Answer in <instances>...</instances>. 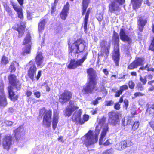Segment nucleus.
Returning <instances> with one entry per match:
<instances>
[{"mask_svg": "<svg viewBox=\"0 0 154 154\" xmlns=\"http://www.w3.org/2000/svg\"><path fill=\"white\" fill-rule=\"evenodd\" d=\"M128 85L130 88L133 89L135 86V84L132 81H130L129 82Z\"/></svg>", "mask_w": 154, "mask_h": 154, "instance_id": "obj_47", "label": "nucleus"}, {"mask_svg": "<svg viewBox=\"0 0 154 154\" xmlns=\"http://www.w3.org/2000/svg\"><path fill=\"white\" fill-rule=\"evenodd\" d=\"M143 95H144V94H143L140 92H136V93H135L134 94V95L136 97H137L139 96H143Z\"/></svg>", "mask_w": 154, "mask_h": 154, "instance_id": "obj_60", "label": "nucleus"}, {"mask_svg": "<svg viewBox=\"0 0 154 154\" xmlns=\"http://www.w3.org/2000/svg\"><path fill=\"white\" fill-rule=\"evenodd\" d=\"M116 149L120 151H121L124 149L122 145L120 144V142L116 145Z\"/></svg>", "mask_w": 154, "mask_h": 154, "instance_id": "obj_45", "label": "nucleus"}, {"mask_svg": "<svg viewBox=\"0 0 154 154\" xmlns=\"http://www.w3.org/2000/svg\"><path fill=\"white\" fill-rule=\"evenodd\" d=\"M149 48L152 51H154V37L149 47Z\"/></svg>", "mask_w": 154, "mask_h": 154, "instance_id": "obj_53", "label": "nucleus"}, {"mask_svg": "<svg viewBox=\"0 0 154 154\" xmlns=\"http://www.w3.org/2000/svg\"><path fill=\"white\" fill-rule=\"evenodd\" d=\"M144 60V59L143 58H138L134 60V61L138 67L139 66H140L143 65Z\"/></svg>", "mask_w": 154, "mask_h": 154, "instance_id": "obj_32", "label": "nucleus"}, {"mask_svg": "<svg viewBox=\"0 0 154 154\" xmlns=\"http://www.w3.org/2000/svg\"><path fill=\"white\" fill-rule=\"evenodd\" d=\"M58 117H53L52 122L53 128L54 130H55L56 128L58 121Z\"/></svg>", "mask_w": 154, "mask_h": 154, "instance_id": "obj_34", "label": "nucleus"}, {"mask_svg": "<svg viewBox=\"0 0 154 154\" xmlns=\"http://www.w3.org/2000/svg\"><path fill=\"white\" fill-rule=\"evenodd\" d=\"M87 73L89 81L95 82V80L97 77L96 72L92 68H90L87 70Z\"/></svg>", "mask_w": 154, "mask_h": 154, "instance_id": "obj_16", "label": "nucleus"}, {"mask_svg": "<svg viewBox=\"0 0 154 154\" xmlns=\"http://www.w3.org/2000/svg\"><path fill=\"white\" fill-rule=\"evenodd\" d=\"M103 154H115L114 153V149L112 148L105 151L103 153Z\"/></svg>", "mask_w": 154, "mask_h": 154, "instance_id": "obj_41", "label": "nucleus"}, {"mask_svg": "<svg viewBox=\"0 0 154 154\" xmlns=\"http://www.w3.org/2000/svg\"><path fill=\"white\" fill-rule=\"evenodd\" d=\"M25 26H24L21 25L18 28H17V30L18 31L19 35L20 37H21L23 35L25 30Z\"/></svg>", "mask_w": 154, "mask_h": 154, "instance_id": "obj_29", "label": "nucleus"}, {"mask_svg": "<svg viewBox=\"0 0 154 154\" xmlns=\"http://www.w3.org/2000/svg\"><path fill=\"white\" fill-rule=\"evenodd\" d=\"M1 62L2 64H7L8 62V58L4 56H3L2 58Z\"/></svg>", "mask_w": 154, "mask_h": 154, "instance_id": "obj_43", "label": "nucleus"}, {"mask_svg": "<svg viewBox=\"0 0 154 154\" xmlns=\"http://www.w3.org/2000/svg\"><path fill=\"white\" fill-rule=\"evenodd\" d=\"M34 95L37 98H39L40 97V93L38 91L35 92L34 93Z\"/></svg>", "mask_w": 154, "mask_h": 154, "instance_id": "obj_58", "label": "nucleus"}, {"mask_svg": "<svg viewBox=\"0 0 154 154\" xmlns=\"http://www.w3.org/2000/svg\"><path fill=\"white\" fill-rule=\"evenodd\" d=\"M114 108L117 110H119L120 108V105L119 103H116L114 106Z\"/></svg>", "mask_w": 154, "mask_h": 154, "instance_id": "obj_56", "label": "nucleus"}, {"mask_svg": "<svg viewBox=\"0 0 154 154\" xmlns=\"http://www.w3.org/2000/svg\"><path fill=\"white\" fill-rule=\"evenodd\" d=\"M90 0H83L82 2V15H84L86 11L88 5L89 3Z\"/></svg>", "mask_w": 154, "mask_h": 154, "instance_id": "obj_27", "label": "nucleus"}, {"mask_svg": "<svg viewBox=\"0 0 154 154\" xmlns=\"http://www.w3.org/2000/svg\"><path fill=\"white\" fill-rule=\"evenodd\" d=\"M137 88L138 90L142 91L143 90V86L140 83H138L137 85Z\"/></svg>", "mask_w": 154, "mask_h": 154, "instance_id": "obj_48", "label": "nucleus"}, {"mask_svg": "<svg viewBox=\"0 0 154 154\" xmlns=\"http://www.w3.org/2000/svg\"><path fill=\"white\" fill-rule=\"evenodd\" d=\"M88 52H86L84 57L81 59L75 61L74 59H71L68 68L70 69H74L79 66L82 65V63L86 59Z\"/></svg>", "mask_w": 154, "mask_h": 154, "instance_id": "obj_8", "label": "nucleus"}, {"mask_svg": "<svg viewBox=\"0 0 154 154\" xmlns=\"http://www.w3.org/2000/svg\"><path fill=\"white\" fill-rule=\"evenodd\" d=\"M143 0H132V3L134 9L136 10L140 8L141 5Z\"/></svg>", "mask_w": 154, "mask_h": 154, "instance_id": "obj_26", "label": "nucleus"}, {"mask_svg": "<svg viewBox=\"0 0 154 154\" xmlns=\"http://www.w3.org/2000/svg\"><path fill=\"white\" fill-rule=\"evenodd\" d=\"M146 67L147 69V70L148 71H152L154 72V68H153L151 67V65L150 64H147L146 66Z\"/></svg>", "mask_w": 154, "mask_h": 154, "instance_id": "obj_46", "label": "nucleus"}, {"mask_svg": "<svg viewBox=\"0 0 154 154\" xmlns=\"http://www.w3.org/2000/svg\"><path fill=\"white\" fill-rule=\"evenodd\" d=\"M72 93L69 91L65 90L59 97V102L62 104L69 102L72 98Z\"/></svg>", "mask_w": 154, "mask_h": 154, "instance_id": "obj_5", "label": "nucleus"}, {"mask_svg": "<svg viewBox=\"0 0 154 154\" xmlns=\"http://www.w3.org/2000/svg\"><path fill=\"white\" fill-rule=\"evenodd\" d=\"M30 65L28 70V75L29 77L32 80H33L34 76L36 73L37 68L34 61H31L29 62Z\"/></svg>", "mask_w": 154, "mask_h": 154, "instance_id": "obj_14", "label": "nucleus"}, {"mask_svg": "<svg viewBox=\"0 0 154 154\" xmlns=\"http://www.w3.org/2000/svg\"><path fill=\"white\" fill-rule=\"evenodd\" d=\"M31 37L30 35L28 34L24 38L23 42V45H25V47L23 48L22 54L23 55H26L30 53L31 45Z\"/></svg>", "mask_w": 154, "mask_h": 154, "instance_id": "obj_4", "label": "nucleus"}, {"mask_svg": "<svg viewBox=\"0 0 154 154\" xmlns=\"http://www.w3.org/2000/svg\"><path fill=\"white\" fill-rule=\"evenodd\" d=\"M78 41H76L72 45L71 49L75 50V51L77 54L82 52L84 50L87 49V47L85 45V42H81L80 43Z\"/></svg>", "mask_w": 154, "mask_h": 154, "instance_id": "obj_7", "label": "nucleus"}, {"mask_svg": "<svg viewBox=\"0 0 154 154\" xmlns=\"http://www.w3.org/2000/svg\"><path fill=\"white\" fill-rule=\"evenodd\" d=\"M7 104L6 97L3 92L2 86H0V106H5Z\"/></svg>", "mask_w": 154, "mask_h": 154, "instance_id": "obj_17", "label": "nucleus"}, {"mask_svg": "<svg viewBox=\"0 0 154 154\" xmlns=\"http://www.w3.org/2000/svg\"><path fill=\"white\" fill-rule=\"evenodd\" d=\"M103 71L106 76H107L109 74L108 71L106 69H104Z\"/></svg>", "mask_w": 154, "mask_h": 154, "instance_id": "obj_61", "label": "nucleus"}, {"mask_svg": "<svg viewBox=\"0 0 154 154\" xmlns=\"http://www.w3.org/2000/svg\"><path fill=\"white\" fill-rule=\"evenodd\" d=\"M82 113V110L80 109L77 112H75L72 117L73 119L76 121L79 122L81 124H82L85 122L87 121L88 120L89 117L88 115L85 114L83 116V120H81L80 117Z\"/></svg>", "mask_w": 154, "mask_h": 154, "instance_id": "obj_9", "label": "nucleus"}, {"mask_svg": "<svg viewBox=\"0 0 154 154\" xmlns=\"http://www.w3.org/2000/svg\"><path fill=\"white\" fill-rule=\"evenodd\" d=\"M119 35L120 39L122 40L127 42L129 44H130L131 43L132 40L126 34L125 29L123 28L120 29Z\"/></svg>", "mask_w": 154, "mask_h": 154, "instance_id": "obj_15", "label": "nucleus"}, {"mask_svg": "<svg viewBox=\"0 0 154 154\" xmlns=\"http://www.w3.org/2000/svg\"><path fill=\"white\" fill-rule=\"evenodd\" d=\"M15 137L17 141L25 134V131L23 127L20 126L14 130Z\"/></svg>", "mask_w": 154, "mask_h": 154, "instance_id": "obj_19", "label": "nucleus"}, {"mask_svg": "<svg viewBox=\"0 0 154 154\" xmlns=\"http://www.w3.org/2000/svg\"><path fill=\"white\" fill-rule=\"evenodd\" d=\"M18 64L16 62H13L11 63L10 65L11 72V73L14 72H15L16 70V68L15 66Z\"/></svg>", "mask_w": 154, "mask_h": 154, "instance_id": "obj_37", "label": "nucleus"}, {"mask_svg": "<svg viewBox=\"0 0 154 154\" xmlns=\"http://www.w3.org/2000/svg\"><path fill=\"white\" fill-rule=\"evenodd\" d=\"M107 44V42L105 40L101 41L100 43V47L102 51L105 52L106 54L109 53V50L110 48V45L106 47V45Z\"/></svg>", "mask_w": 154, "mask_h": 154, "instance_id": "obj_23", "label": "nucleus"}, {"mask_svg": "<svg viewBox=\"0 0 154 154\" xmlns=\"http://www.w3.org/2000/svg\"><path fill=\"white\" fill-rule=\"evenodd\" d=\"M137 65L136 64L134 61L128 66V68L129 69L132 70L135 68H137Z\"/></svg>", "mask_w": 154, "mask_h": 154, "instance_id": "obj_36", "label": "nucleus"}, {"mask_svg": "<svg viewBox=\"0 0 154 154\" xmlns=\"http://www.w3.org/2000/svg\"><path fill=\"white\" fill-rule=\"evenodd\" d=\"M72 48V46L71 47H69V51L70 52L69 53V57L71 58V59H72V58H74V56H75V53L76 52L75 51V50H74L72 49V50L70 49Z\"/></svg>", "mask_w": 154, "mask_h": 154, "instance_id": "obj_33", "label": "nucleus"}, {"mask_svg": "<svg viewBox=\"0 0 154 154\" xmlns=\"http://www.w3.org/2000/svg\"><path fill=\"white\" fill-rule=\"evenodd\" d=\"M43 61L44 57L42 53L41 52H38L35 58V62L38 68H41L44 66Z\"/></svg>", "mask_w": 154, "mask_h": 154, "instance_id": "obj_18", "label": "nucleus"}, {"mask_svg": "<svg viewBox=\"0 0 154 154\" xmlns=\"http://www.w3.org/2000/svg\"><path fill=\"white\" fill-rule=\"evenodd\" d=\"M53 117H58V112L57 109H54V111Z\"/></svg>", "mask_w": 154, "mask_h": 154, "instance_id": "obj_54", "label": "nucleus"}, {"mask_svg": "<svg viewBox=\"0 0 154 154\" xmlns=\"http://www.w3.org/2000/svg\"><path fill=\"white\" fill-rule=\"evenodd\" d=\"M5 123L8 126H11L13 124V122L9 120H6L5 121Z\"/></svg>", "mask_w": 154, "mask_h": 154, "instance_id": "obj_50", "label": "nucleus"}, {"mask_svg": "<svg viewBox=\"0 0 154 154\" xmlns=\"http://www.w3.org/2000/svg\"><path fill=\"white\" fill-rule=\"evenodd\" d=\"M146 112L149 114H154V104L152 105L150 107H148L146 110Z\"/></svg>", "mask_w": 154, "mask_h": 154, "instance_id": "obj_35", "label": "nucleus"}, {"mask_svg": "<svg viewBox=\"0 0 154 154\" xmlns=\"http://www.w3.org/2000/svg\"><path fill=\"white\" fill-rule=\"evenodd\" d=\"M51 115L52 112L50 110L47 111L45 114L43 121V125L45 127H48L50 126Z\"/></svg>", "mask_w": 154, "mask_h": 154, "instance_id": "obj_12", "label": "nucleus"}, {"mask_svg": "<svg viewBox=\"0 0 154 154\" xmlns=\"http://www.w3.org/2000/svg\"><path fill=\"white\" fill-rule=\"evenodd\" d=\"M112 40L115 42V44H116V45H115L114 48V53L113 54L112 59L114 61L116 66H118L119 65V61L120 59L119 46V39L118 34L115 31L113 32Z\"/></svg>", "mask_w": 154, "mask_h": 154, "instance_id": "obj_3", "label": "nucleus"}, {"mask_svg": "<svg viewBox=\"0 0 154 154\" xmlns=\"http://www.w3.org/2000/svg\"><path fill=\"white\" fill-rule=\"evenodd\" d=\"M97 19L99 21H101L103 19V15L102 14H97Z\"/></svg>", "mask_w": 154, "mask_h": 154, "instance_id": "obj_52", "label": "nucleus"}, {"mask_svg": "<svg viewBox=\"0 0 154 154\" xmlns=\"http://www.w3.org/2000/svg\"><path fill=\"white\" fill-rule=\"evenodd\" d=\"M110 140H107L106 142L104 143L103 145L105 146H107L111 144L112 143L110 142Z\"/></svg>", "mask_w": 154, "mask_h": 154, "instance_id": "obj_57", "label": "nucleus"}, {"mask_svg": "<svg viewBox=\"0 0 154 154\" xmlns=\"http://www.w3.org/2000/svg\"><path fill=\"white\" fill-rule=\"evenodd\" d=\"M108 116V122L110 125L114 126L119 125V120L117 113L112 111L109 113Z\"/></svg>", "mask_w": 154, "mask_h": 154, "instance_id": "obj_6", "label": "nucleus"}, {"mask_svg": "<svg viewBox=\"0 0 154 154\" xmlns=\"http://www.w3.org/2000/svg\"><path fill=\"white\" fill-rule=\"evenodd\" d=\"M128 89V87L126 85H124L120 87L119 89L122 93L123 91L127 90Z\"/></svg>", "mask_w": 154, "mask_h": 154, "instance_id": "obj_49", "label": "nucleus"}, {"mask_svg": "<svg viewBox=\"0 0 154 154\" xmlns=\"http://www.w3.org/2000/svg\"><path fill=\"white\" fill-rule=\"evenodd\" d=\"M139 125V123L138 121L135 122L133 125L132 127V130L134 131L137 129L138 128Z\"/></svg>", "mask_w": 154, "mask_h": 154, "instance_id": "obj_40", "label": "nucleus"}, {"mask_svg": "<svg viewBox=\"0 0 154 154\" xmlns=\"http://www.w3.org/2000/svg\"><path fill=\"white\" fill-rule=\"evenodd\" d=\"M106 119L105 118L103 117L99 120L98 125L96 127L95 133L94 136L93 135V132L90 131L86 135L82 137L83 143L87 147L90 146L97 141L98 136L100 130L102 126L104 125V127L103 129L99 139L100 144H102L103 141L105 140L104 137L106 133L108 131V125L105 123Z\"/></svg>", "mask_w": 154, "mask_h": 154, "instance_id": "obj_1", "label": "nucleus"}, {"mask_svg": "<svg viewBox=\"0 0 154 154\" xmlns=\"http://www.w3.org/2000/svg\"><path fill=\"white\" fill-rule=\"evenodd\" d=\"M10 2L14 9L17 12L18 17L21 19H23V15L22 8L12 1H11Z\"/></svg>", "mask_w": 154, "mask_h": 154, "instance_id": "obj_20", "label": "nucleus"}, {"mask_svg": "<svg viewBox=\"0 0 154 154\" xmlns=\"http://www.w3.org/2000/svg\"><path fill=\"white\" fill-rule=\"evenodd\" d=\"M113 102L112 101H109L107 102V106H110L113 105Z\"/></svg>", "mask_w": 154, "mask_h": 154, "instance_id": "obj_64", "label": "nucleus"}, {"mask_svg": "<svg viewBox=\"0 0 154 154\" xmlns=\"http://www.w3.org/2000/svg\"><path fill=\"white\" fill-rule=\"evenodd\" d=\"M41 75V71H39L38 72V75L36 77L37 79L38 80L39 79V78L40 77Z\"/></svg>", "mask_w": 154, "mask_h": 154, "instance_id": "obj_63", "label": "nucleus"}, {"mask_svg": "<svg viewBox=\"0 0 154 154\" xmlns=\"http://www.w3.org/2000/svg\"><path fill=\"white\" fill-rule=\"evenodd\" d=\"M112 91L115 93V96L116 97H119L121 94L122 93V91L120 90H117L116 89H112Z\"/></svg>", "mask_w": 154, "mask_h": 154, "instance_id": "obj_39", "label": "nucleus"}, {"mask_svg": "<svg viewBox=\"0 0 154 154\" xmlns=\"http://www.w3.org/2000/svg\"><path fill=\"white\" fill-rule=\"evenodd\" d=\"M96 85L95 82L88 81L87 85L84 87L83 91L87 94L91 93L94 89L97 90Z\"/></svg>", "mask_w": 154, "mask_h": 154, "instance_id": "obj_11", "label": "nucleus"}, {"mask_svg": "<svg viewBox=\"0 0 154 154\" xmlns=\"http://www.w3.org/2000/svg\"><path fill=\"white\" fill-rule=\"evenodd\" d=\"M69 105L67 106L69 107H71L73 109H77L78 108V107L74 106V102L73 101L70 100L69 101Z\"/></svg>", "mask_w": 154, "mask_h": 154, "instance_id": "obj_38", "label": "nucleus"}, {"mask_svg": "<svg viewBox=\"0 0 154 154\" xmlns=\"http://www.w3.org/2000/svg\"><path fill=\"white\" fill-rule=\"evenodd\" d=\"M91 10V8H88L86 13L85 16L84 20V25L83 27L84 29V31L85 33H86L87 32V27L88 19V18L89 14L90 13V11Z\"/></svg>", "mask_w": 154, "mask_h": 154, "instance_id": "obj_24", "label": "nucleus"}, {"mask_svg": "<svg viewBox=\"0 0 154 154\" xmlns=\"http://www.w3.org/2000/svg\"><path fill=\"white\" fill-rule=\"evenodd\" d=\"M9 84L11 85L9 86L8 88L9 95L10 98L12 99L14 98L15 94L13 91L14 88H15L17 90H20L21 84L16 76L13 74H11L8 77Z\"/></svg>", "mask_w": 154, "mask_h": 154, "instance_id": "obj_2", "label": "nucleus"}, {"mask_svg": "<svg viewBox=\"0 0 154 154\" xmlns=\"http://www.w3.org/2000/svg\"><path fill=\"white\" fill-rule=\"evenodd\" d=\"M101 99V97H98L93 102V104L94 105H96L98 103V100L100 99Z\"/></svg>", "mask_w": 154, "mask_h": 154, "instance_id": "obj_59", "label": "nucleus"}, {"mask_svg": "<svg viewBox=\"0 0 154 154\" xmlns=\"http://www.w3.org/2000/svg\"><path fill=\"white\" fill-rule=\"evenodd\" d=\"M42 86H45L46 87V91H49L50 89L49 87L48 86V84H47V83L45 82H44L42 85Z\"/></svg>", "mask_w": 154, "mask_h": 154, "instance_id": "obj_51", "label": "nucleus"}, {"mask_svg": "<svg viewBox=\"0 0 154 154\" xmlns=\"http://www.w3.org/2000/svg\"><path fill=\"white\" fill-rule=\"evenodd\" d=\"M124 95H122L120 97L119 100V103H122L124 102V103L125 106V109L127 110L128 106V101L127 99H125L124 100Z\"/></svg>", "mask_w": 154, "mask_h": 154, "instance_id": "obj_30", "label": "nucleus"}, {"mask_svg": "<svg viewBox=\"0 0 154 154\" xmlns=\"http://www.w3.org/2000/svg\"><path fill=\"white\" fill-rule=\"evenodd\" d=\"M55 3V2H54V6H52L51 7V13L52 15L53 16H54V9L55 8V7L56 6V3Z\"/></svg>", "mask_w": 154, "mask_h": 154, "instance_id": "obj_55", "label": "nucleus"}, {"mask_svg": "<svg viewBox=\"0 0 154 154\" xmlns=\"http://www.w3.org/2000/svg\"><path fill=\"white\" fill-rule=\"evenodd\" d=\"M69 4L68 2L64 5L60 14V17L62 19L65 20L67 17L69 9Z\"/></svg>", "mask_w": 154, "mask_h": 154, "instance_id": "obj_21", "label": "nucleus"}, {"mask_svg": "<svg viewBox=\"0 0 154 154\" xmlns=\"http://www.w3.org/2000/svg\"><path fill=\"white\" fill-rule=\"evenodd\" d=\"M146 22V18L145 16H141L139 17L138 20V25L139 30L140 31H142Z\"/></svg>", "mask_w": 154, "mask_h": 154, "instance_id": "obj_22", "label": "nucleus"}, {"mask_svg": "<svg viewBox=\"0 0 154 154\" xmlns=\"http://www.w3.org/2000/svg\"><path fill=\"white\" fill-rule=\"evenodd\" d=\"M131 143L130 141L128 140H124L120 142V144L122 145L124 149L126 147L130 146Z\"/></svg>", "mask_w": 154, "mask_h": 154, "instance_id": "obj_31", "label": "nucleus"}, {"mask_svg": "<svg viewBox=\"0 0 154 154\" xmlns=\"http://www.w3.org/2000/svg\"><path fill=\"white\" fill-rule=\"evenodd\" d=\"M4 9L9 15L11 16L13 15L12 11L8 6L5 7Z\"/></svg>", "mask_w": 154, "mask_h": 154, "instance_id": "obj_42", "label": "nucleus"}, {"mask_svg": "<svg viewBox=\"0 0 154 154\" xmlns=\"http://www.w3.org/2000/svg\"><path fill=\"white\" fill-rule=\"evenodd\" d=\"M32 93L31 91L28 90L26 92V94L27 97H29L32 95Z\"/></svg>", "mask_w": 154, "mask_h": 154, "instance_id": "obj_62", "label": "nucleus"}, {"mask_svg": "<svg viewBox=\"0 0 154 154\" xmlns=\"http://www.w3.org/2000/svg\"><path fill=\"white\" fill-rule=\"evenodd\" d=\"M140 80L142 82L143 85H145L147 82L146 76H145L144 77H142L140 76Z\"/></svg>", "mask_w": 154, "mask_h": 154, "instance_id": "obj_44", "label": "nucleus"}, {"mask_svg": "<svg viewBox=\"0 0 154 154\" xmlns=\"http://www.w3.org/2000/svg\"><path fill=\"white\" fill-rule=\"evenodd\" d=\"M125 2V0H116L109 5V10L111 12L115 11H119L120 9L119 6V4H122Z\"/></svg>", "mask_w": 154, "mask_h": 154, "instance_id": "obj_13", "label": "nucleus"}, {"mask_svg": "<svg viewBox=\"0 0 154 154\" xmlns=\"http://www.w3.org/2000/svg\"><path fill=\"white\" fill-rule=\"evenodd\" d=\"M46 20L44 19H41L38 23V31L39 33H42L44 30L46 24Z\"/></svg>", "mask_w": 154, "mask_h": 154, "instance_id": "obj_25", "label": "nucleus"}, {"mask_svg": "<svg viewBox=\"0 0 154 154\" xmlns=\"http://www.w3.org/2000/svg\"><path fill=\"white\" fill-rule=\"evenodd\" d=\"M12 137L10 135H5L3 139L2 146L4 149L8 150L12 144Z\"/></svg>", "mask_w": 154, "mask_h": 154, "instance_id": "obj_10", "label": "nucleus"}, {"mask_svg": "<svg viewBox=\"0 0 154 154\" xmlns=\"http://www.w3.org/2000/svg\"><path fill=\"white\" fill-rule=\"evenodd\" d=\"M75 110L67 106L66 108L65 111L64 115L66 116L69 117L71 116L72 112Z\"/></svg>", "mask_w": 154, "mask_h": 154, "instance_id": "obj_28", "label": "nucleus"}]
</instances>
